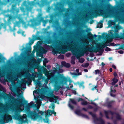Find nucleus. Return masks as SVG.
Returning <instances> with one entry per match:
<instances>
[{"instance_id":"26","label":"nucleus","mask_w":124,"mask_h":124,"mask_svg":"<svg viewBox=\"0 0 124 124\" xmlns=\"http://www.w3.org/2000/svg\"><path fill=\"white\" fill-rule=\"evenodd\" d=\"M53 52L54 53V54H55L56 53H58L59 50H58L54 49L53 50Z\"/></svg>"},{"instance_id":"28","label":"nucleus","mask_w":124,"mask_h":124,"mask_svg":"<svg viewBox=\"0 0 124 124\" xmlns=\"http://www.w3.org/2000/svg\"><path fill=\"white\" fill-rule=\"evenodd\" d=\"M90 34L91 35V36H89V38L91 40H92L93 39V35L91 34V32L90 33Z\"/></svg>"},{"instance_id":"43","label":"nucleus","mask_w":124,"mask_h":124,"mask_svg":"<svg viewBox=\"0 0 124 124\" xmlns=\"http://www.w3.org/2000/svg\"><path fill=\"white\" fill-rule=\"evenodd\" d=\"M97 86H95L92 89V90H94L95 89H96L97 88Z\"/></svg>"},{"instance_id":"56","label":"nucleus","mask_w":124,"mask_h":124,"mask_svg":"<svg viewBox=\"0 0 124 124\" xmlns=\"http://www.w3.org/2000/svg\"><path fill=\"white\" fill-rule=\"evenodd\" d=\"M114 75L115 76H117V74L116 72H115L114 73Z\"/></svg>"},{"instance_id":"60","label":"nucleus","mask_w":124,"mask_h":124,"mask_svg":"<svg viewBox=\"0 0 124 124\" xmlns=\"http://www.w3.org/2000/svg\"><path fill=\"white\" fill-rule=\"evenodd\" d=\"M109 70L110 72H112V68H110L109 69Z\"/></svg>"},{"instance_id":"1","label":"nucleus","mask_w":124,"mask_h":124,"mask_svg":"<svg viewBox=\"0 0 124 124\" xmlns=\"http://www.w3.org/2000/svg\"><path fill=\"white\" fill-rule=\"evenodd\" d=\"M3 97L5 99H8L10 101H13V108L14 111V114L13 116L14 119L18 121L22 124L27 121V116L23 114V116L21 115L20 113L24 109V106L22 103V100L18 99H16L10 94L8 95L6 93L3 95Z\"/></svg>"},{"instance_id":"6","label":"nucleus","mask_w":124,"mask_h":124,"mask_svg":"<svg viewBox=\"0 0 124 124\" xmlns=\"http://www.w3.org/2000/svg\"><path fill=\"white\" fill-rule=\"evenodd\" d=\"M37 73L36 72L31 74L30 73L28 70L26 71L25 73V78L29 81H31L32 80L35 81V78L37 77Z\"/></svg>"},{"instance_id":"44","label":"nucleus","mask_w":124,"mask_h":124,"mask_svg":"<svg viewBox=\"0 0 124 124\" xmlns=\"http://www.w3.org/2000/svg\"><path fill=\"white\" fill-rule=\"evenodd\" d=\"M4 24L3 23H0V30L1 28L4 25Z\"/></svg>"},{"instance_id":"45","label":"nucleus","mask_w":124,"mask_h":124,"mask_svg":"<svg viewBox=\"0 0 124 124\" xmlns=\"http://www.w3.org/2000/svg\"><path fill=\"white\" fill-rule=\"evenodd\" d=\"M4 107V105L2 103L0 102V107H2L3 108Z\"/></svg>"},{"instance_id":"40","label":"nucleus","mask_w":124,"mask_h":124,"mask_svg":"<svg viewBox=\"0 0 124 124\" xmlns=\"http://www.w3.org/2000/svg\"><path fill=\"white\" fill-rule=\"evenodd\" d=\"M41 103V101L40 100H39L38 101L36 104H40V105Z\"/></svg>"},{"instance_id":"20","label":"nucleus","mask_w":124,"mask_h":124,"mask_svg":"<svg viewBox=\"0 0 124 124\" xmlns=\"http://www.w3.org/2000/svg\"><path fill=\"white\" fill-rule=\"evenodd\" d=\"M16 91L18 95H20V94L22 92L23 93V92L20 90V89H19V88H17L16 89Z\"/></svg>"},{"instance_id":"47","label":"nucleus","mask_w":124,"mask_h":124,"mask_svg":"<svg viewBox=\"0 0 124 124\" xmlns=\"http://www.w3.org/2000/svg\"><path fill=\"white\" fill-rule=\"evenodd\" d=\"M111 92L113 93H115L116 92V90L115 89L113 90H112L111 87Z\"/></svg>"},{"instance_id":"19","label":"nucleus","mask_w":124,"mask_h":124,"mask_svg":"<svg viewBox=\"0 0 124 124\" xmlns=\"http://www.w3.org/2000/svg\"><path fill=\"white\" fill-rule=\"evenodd\" d=\"M71 75H73L74 76V77H77L79 75H81V72L78 73L77 74L76 73H71Z\"/></svg>"},{"instance_id":"11","label":"nucleus","mask_w":124,"mask_h":124,"mask_svg":"<svg viewBox=\"0 0 124 124\" xmlns=\"http://www.w3.org/2000/svg\"><path fill=\"white\" fill-rule=\"evenodd\" d=\"M70 101L69 102L68 106L71 109H73V108L74 107L71 105L70 103H72L73 104L76 105V102L75 100L73 99H70Z\"/></svg>"},{"instance_id":"12","label":"nucleus","mask_w":124,"mask_h":124,"mask_svg":"<svg viewBox=\"0 0 124 124\" xmlns=\"http://www.w3.org/2000/svg\"><path fill=\"white\" fill-rule=\"evenodd\" d=\"M75 113L76 114L78 115H81L83 117H84L87 118H89L86 115L82 114L81 112L79 110H76L75 111Z\"/></svg>"},{"instance_id":"17","label":"nucleus","mask_w":124,"mask_h":124,"mask_svg":"<svg viewBox=\"0 0 124 124\" xmlns=\"http://www.w3.org/2000/svg\"><path fill=\"white\" fill-rule=\"evenodd\" d=\"M114 102L115 101H111L108 102L107 103L108 107H110Z\"/></svg>"},{"instance_id":"34","label":"nucleus","mask_w":124,"mask_h":124,"mask_svg":"<svg viewBox=\"0 0 124 124\" xmlns=\"http://www.w3.org/2000/svg\"><path fill=\"white\" fill-rule=\"evenodd\" d=\"M17 33L18 34H21L23 33V31L21 29H19V31L17 32Z\"/></svg>"},{"instance_id":"59","label":"nucleus","mask_w":124,"mask_h":124,"mask_svg":"<svg viewBox=\"0 0 124 124\" xmlns=\"http://www.w3.org/2000/svg\"><path fill=\"white\" fill-rule=\"evenodd\" d=\"M105 65V64H104V63H103V62H102V63H101V65L102 66H104Z\"/></svg>"},{"instance_id":"27","label":"nucleus","mask_w":124,"mask_h":124,"mask_svg":"<svg viewBox=\"0 0 124 124\" xmlns=\"http://www.w3.org/2000/svg\"><path fill=\"white\" fill-rule=\"evenodd\" d=\"M75 58L73 59V57H72L71 58V63L73 64H75Z\"/></svg>"},{"instance_id":"48","label":"nucleus","mask_w":124,"mask_h":124,"mask_svg":"<svg viewBox=\"0 0 124 124\" xmlns=\"http://www.w3.org/2000/svg\"><path fill=\"white\" fill-rule=\"evenodd\" d=\"M40 106V104H38L37 105V107L38 109L39 108Z\"/></svg>"},{"instance_id":"41","label":"nucleus","mask_w":124,"mask_h":124,"mask_svg":"<svg viewBox=\"0 0 124 124\" xmlns=\"http://www.w3.org/2000/svg\"><path fill=\"white\" fill-rule=\"evenodd\" d=\"M60 88V87L59 86L58 87H57L56 88H55V90L56 91H58V90H59Z\"/></svg>"},{"instance_id":"7","label":"nucleus","mask_w":124,"mask_h":124,"mask_svg":"<svg viewBox=\"0 0 124 124\" xmlns=\"http://www.w3.org/2000/svg\"><path fill=\"white\" fill-rule=\"evenodd\" d=\"M105 113L106 117L108 119L109 118V116H110L112 119H113L115 117H116L117 120H120L121 119V116L118 114L113 112L110 111H105Z\"/></svg>"},{"instance_id":"46","label":"nucleus","mask_w":124,"mask_h":124,"mask_svg":"<svg viewBox=\"0 0 124 124\" xmlns=\"http://www.w3.org/2000/svg\"><path fill=\"white\" fill-rule=\"evenodd\" d=\"M118 53L120 54H122L123 53V51L122 50L119 51H118Z\"/></svg>"},{"instance_id":"58","label":"nucleus","mask_w":124,"mask_h":124,"mask_svg":"<svg viewBox=\"0 0 124 124\" xmlns=\"http://www.w3.org/2000/svg\"><path fill=\"white\" fill-rule=\"evenodd\" d=\"M76 72L77 73H78L79 72V70L78 69H77L76 70Z\"/></svg>"},{"instance_id":"4","label":"nucleus","mask_w":124,"mask_h":124,"mask_svg":"<svg viewBox=\"0 0 124 124\" xmlns=\"http://www.w3.org/2000/svg\"><path fill=\"white\" fill-rule=\"evenodd\" d=\"M44 112L39 111L38 109H36L33 111L29 112L28 115L32 119L35 120L37 119H39L42 118V116L44 115Z\"/></svg>"},{"instance_id":"5","label":"nucleus","mask_w":124,"mask_h":124,"mask_svg":"<svg viewBox=\"0 0 124 124\" xmlns=\"http://www.w3.org/2000/svg\"><path fill=\"white\" fill-rule=\"evenodd\" d=\"M107 43H105L102 46L99 45L97 47L96 49H93L92 47H90L87 49V51H89L90 52H100L102 53L103 51V48L106 46H108Z\"/></svg>"},{"instance_id":"53","label":"nucleus","mask_w":124,"mask_h":124,"mask_svg":"<svg viewBox=\"0 0 124 124\" xmlns=\"http://www.w3.org/2000/svg\"><path fill=\"white\" fill-rule=\"evenodd\" d=\"M112 67L114 68V69H116V67L114 65H112Z\"/></svg>"},{"instance_id":"61","label":"nucleus","mask_w":124,"mask_h":124,"mask_svg":"<svg viewBox=\"0 0 124 124\" xmlns=\"http://www.w3.org/2000/svg\"><path fill=\"white\" fill-rule=\"evenodd\" d=\"M73 93L75 94H76V91H74L73 92Z\"/></svg>"},{"instance_id":"55","label":"nucleus","mask_w":124,"mask_h":124,"mask_svg":"<svg viewBox=\"0 0 124 124\" xmlns=\"http://www.w3.org/2000/svg\"><path fill=\"white\" fill-rule=\"evenodd\" d=\"M34 93H37V91L36 90H35L33 92V93L34 94Z\"/></svg>"},{"instance_id":"18","label":"nucleus","mask_w":124,"mask_h":124,"mask_svg":"<svg viewBox=\"0 0 124 124\" xmlns=\"http://www.w3.org/2000/svg\"><path fill=\"white\" fill-rule=\"evenodd\" d=\"M118 81V80L116 78H114L113 80V82L111 83L112 85H115Z\"/></svg>"},{"instance_id":"50","label":"nucleus","mask_w":124,"mask_h":124,"mask_svg":"<svg viewBox=\"0 0 124 124\" xmlns=\"http://www.w3.org/2000/svg\"><path fill=\"white\" fill-rule=\"evenodd\" d=\"M80 101H83V100L81 98H79L78 100V101L79 102Z\"/></svg>"},{"instance_id":"63","label":"nucleus","mask_w":124,"mask_h":124,"mask_svg":"<svg viewBox=\"0 0 124 124\" xmlns=\"http://www.w3.org/2000/svg\"><path fill=\"white\" fill-rule=\"evenodd\" d=\"M109 33L111 34H113V32L112 31H111L109 32Z\"/></svg>"},{"instance_id":"33","label":"nucleus","mask_w":124,"mask_h":124,"mask_svg":"<svg viewBox=\"0 0 124 124\" xmlns=\"http://www.w3.org/2000/svg\"><path fill=\"white\" fill-rule=\"evenodd\" d=\"M59 57L62 59H64V56L63 55L60 54L59 55Z\"/></svg>"},{"instance_id":"62","label":"nucleus","mask_w":124,"mask_h":124,"mask_svg":"<svg viewBox=\"0 0 124 124\" xmlns=\"http://www.w3.org/2000/svg\"><path fill=\"white\" fill-rule=\"evenodd\" d=\"M110 45L112 46L114 45V43H110Z\"/></svg>"},{"instance_id":"10","label":"nucleus","mask_w":124,"mask_h":124,"mask_svg":"<svg viewBox=\"0 0 124 124\" xmlns=\"http://www.w3.org/2000/svg\"><path fill=\"white\" fill-rule=\"evenodd\" d=\"M53 92L52 93V94H50V96L51 97L49 98V101L51 102H54L56 103L57 102V97L56 96L53 94Z\"/></svg>"},{"instance_id":"2","label":"nucleus","mask_w":124,"mask_h":124,"mask_svg":"<svg viewBox=\"0 0 124 124\" xmlns=\"http://www.w3.org/2000/svg\"><path fill=\"white\" fill-rule=\"evenodd\" d=\"M65 45L66 46H69L73 54L76 56L77 59L79 60V62L81 63H82L84 62L85 59L84 58H80L82 56H83L84 54L87 52L89 51H87V48H89V47H88L87 46H85V49L84 50H82L80 53H77V50L71 47V45L68 42H66Z\"/></svg>"},{"instance_id":"31","label":"nucleus","mask_w":124,"mask_h":124,"mask_svg":"<svg viewBox=\"0 0 124 124\" xmlns=\"http://www.w3.org/2000/svg\"><path fill=\"white\" fill-rule=\"evenodd\" d=\"M34 40L33 39H31L30 40L29 43L30 45H31L34 42Z\"/></svg>"},{"instance_id":"52","label":"nucleus","mask_w":124,"mask_h":124,"mask_svg":"<svg viewBox=\"0 0 124 124\" xmlns=\"http://www.w3.org/2000/svg\"><path fill=\"white\" fill-rule=\"evenodd\" d=\"M113 31L114 32L115 31V32H118V30L117 29H115V31Z\"/></svg>"},{"instance_id":"39","label":"nucleus","mask_w":124,"mask_h":124,"mask_svg":"<svg viewBox=\"0 0 124 124\" xmlns=\"http://www.w3.org/2000/svg\"><path fill=\"white\" fill-rule=\"evenodd\" d=\"M27 81L25 79H24L23 80V82L22 83H25L26 84V83H27Z\"/></svg>"},{"instance_id":"32","label":"nucleus","mask_w":124,"mask_h":124,"mask_svg":"<svg viewBox=\"0 0 124 124\" xmlns=\"http://www.w3.org/2000/svg\"><path fill=\"white\" fill-rule=\"evenodd\" d=\"M105 50L106 51H109L111 50L109 48L107 47H106V48Z\"/></svg>"},{"instance_id":"22","label":"nucleus","mask_w":124,"mask_h":124,"mask_svg":"<svg viewBox=\"0 0 124 124\" xmlns=\"http://www.w3.org/2000/svg\"><path fill=\"white\" fill-rule=\"evenodd\" d=\"M103 24L100 22H99L97 24V27L99 28H102V27Z\"/></svg>"},{"instance_id":"3","label":"nucleus","mask_w":124,"mask_h":124,"mask_svg":"<svg viewBox=\"0 0 124 124\" xmlns=\"http://www.w3.org/2000/svg\"><path fill=\"white\" fill-rule=\"evenodd\" d=\"M8 110L7 108H3L0 112V124H4L5 121L6 123L11 121L12 117L11 115L8 114Z\"/></svg>"},{"instance_id":"64","label":"nucleus","mask_w":124,"mask_h":124,"mask_svg":"<svg viewBox=\"0 0 124 124\" xmlns=\"http://www.w3.org/2000/svg\"><path fill=\"white\" fill-rule=\"evenodd\" d=\"M121 82L122 84H123L124 83V81L123 80H122L121 81Z\"/></svg>"},{"instance_id":"16","label":"nucleus","mask_w":124,"mask_h":124,"mask_svg":"<svg viewBox=\"0 0 124 124\" xmlns=\"http://www.w3.org/2000/svg\"><path fill=\"white\" fill-rule=\"evenodd\" d=\"M43 72L45 74V75L47 77H48L49 75V74H50L46 69H44Z\"/></svg>"},{"instance_id":"49","label":"nucleus","mask_w":124,"mask_h":124,"mask_svg":"<svg viewBox=\"0 0 124 124\" xmlns=\"http://www.w3.org/2000/svg\"><path fill=\"white\" fill-rule=\"evenodd\" d=\"M110 95L111 96L113 97H115V95L112 94V93H110Z\"/></svg>"},{"instance_id":"29","label":"nucleus","mask_w":124,"mask_h":124,"mask_svg":"<svg viewBox=\"0 0 124 124\" xmlns=\"http://www.w3.org/2000/svg\"><path fill=\"white\" fill-rule=\"evenodd\" d=\"M81 104L83 105H85L87 104V102L86 101H84L82 102Z\"/></svg>"},{"instance_id":"36","label":"nucleus","mask_w":124,"mask_h":124,"mask_svg":"<svg viewBox=\"0 0 124 124\" xmlns=\"http://www.w3.org/2000/svg\"><path fill=\"white\" fill-rule=\"evenodd\" d=\"M112 41V40L111 39H110L109 40H108L107 42H106L105 43H107L108 44V43H109L110 42H111Z\"/></svg>"},{"instance_id":"57","label":"nucleus","mask_w":124,"mask_h":124,"mask_svg":"<svg viewBox=\"0 0 124 124\" xmlns=\"http://www.w3.org/2000/svg\"><path fill=\"white\" fill-rule=\"evenodd\" d=\"M84 70L85 72H87L88 71V70L86 69H84Z\"/></svg>"},{"instance_id":"25","label":"nucleus","mask_w":124,"mask_h":124,"mask_svg":"<svg viewBox=\"0 0 124 124\" xmlns=\"http://www.w3.org/2000/svg\"><path fill=\"white\" fill-rule=\"evenodd\" d=\"M97 11L101 14H103L104 11L102 10L97 9Z\"/></svg>"},{"instance_id":"14","label":"nucleus","mask_w":124,"mask_h":124,"mask_svg":"<svg viewBox=\"0 0 124 124\" xmlns=\"http://www.w3.org/2000/svg\"><path fill=\"white\" fill-rule=\"evenodd\" d=\"M62 65L65 67L68 68L70 67V64L66 63L65 62H62Z\"/></svg>"},{"instance_id":"51","label":"nucleus","mask_w":124,"mask_h":124,"mask_svg":"<svg viewBox=\"0 0 124 124\" xmlns=\"http://www.w3.org/2000/svg\"><path fill=\"white\" fill-rule=\"evenodd\" d=\"M93 108V107L91 106H89L88 107V108L92 109Z\"/></svg>"},{"instance_id":"54","label":"nucleus","mask_w":124,"mask_h":124,"mask_svg":"<svg viewBox=\"0 0 124 124\" xmlns=\"http://www.w3.org/2000/svg\"><path fill=\"white\" fill-rule=\"evenodd\" d=\"M83 109L85 111H87V109L85 108H83Z\"/></svg>"},{"instance_id":"37","label":"nucleus","mask_w":124,"mask_h":124,"mask_svg":"<svg viewBox=\"0 0 124 124\" xmlns=\"http://www.w3.org/2000/svg\"><path fill=\"white\" fill-rule=\"evenodd\" d=\"M112 41V40L111 39H110L109 40H108L107 42H106L105 43H107L108 44V43H109L110 42H111Z\"/></svg>"},{"instance_id":"35","label":"nucleus","mask_w":124,"mask_h":124,"mask_svg":"<svg viewBox=\"0 0 124 124\" xmlns=\"http://www.w3.org/2000/svg\"><path fill=\"white\" fill-rule=\"evenodd\" d=\"M95 74H99L100 72V71L98 70H95Z\"/></svg>"},{"instance_id":"9","label":"nucleus","mask_w":124,"mask_h":124,"mask_svg":"<svg viewBox=\"0 0 124 124\" xmlns=\"http://www.w3.org/2000/svg\"><path fill=\"white\" fill-rule=\"evenodd\" d=\"M56 113L53 110H48L47 111L45 112V119H44V122L45 123H49V120L48 118H46L47 116H49L51 115L52 114H54V115H56Z\"/></svg>"},{"instance_id":"21","label":"nucleus","mask_w":124,"mask_h":124,"mask_svg":"<svg viewBox=\"0 0 124 124\" xmlns=\"http://www.w3.org/2000/svg\"><path fill=\"white\" fill-rule=\"evenodd\" d=\"M33 39L34 40H38L40 39V38L39 37L36 36L34 35H33Z\"/></svg>"},{"instance_id":"30","label":"nucleus","mask_w":124,"mask_h":124,"mask_svg":"<svg viewBox=\"0 0 124 124\" xmlns=\"http://www.w3.org/2000/svg\"><path fill=\"white\" fill-rule=\"evenodd\" d=\"M47 78L45 80V82L46 84H47L48 83V80H49V77L48 76L47 77Z\"/></svg>"},{"instance_id":"8","label":"nucleus","mask_w":124,"mask_h":124,"mask_svg":"<svg viewBox=\"0 0 124 124\" xmlns=\"http://www.w3.org/2000/svg\"><path fill=\"white\" fill-rule=\"evenodd\" d=\"M89 113L92 116L94 122L95 124H105L104 121L101 117L98 118L95 114L93 113L92 112H89Z\"/></svg>"},{"instance_id":"42","label":"nucleus","mask_w":124,"mask_h":124,"mask_svg":"<svg viewBox=\"0 0 124 124\" xmlns=\"http://www.w3.org/2000/svg\"><path fill=\"white\" fill-rule=\"evenodd\" d=\"M63 72V70L62 69H59V70L58 71V72L60 73H61Z\"/></svg>"},{"instance_id":"38","label":"nucleus","mask_w":124,"mask_h":124,"mask_svg":"<svg viewBox=\"0 0 124 124\" xmlns=\"http://www.w3.org/2000/svg\"><path fill=\"white\" fill-rule=\"evenodd\" d=\"M90 46L89 47H91H91H93V49H94V47H93L91 46V45H90ZM87 46V47H88V46H85V45H84V46H83V48H84V49H83V50H84L85 49V46Z\"/></svg>"},{"instance_id":"13","label":"nucleus","mask_w":124,"mask_h":124,"mask_svg":"<svg viewBox=\"0 0 124 124\" xmlns=\"http://www.w3.org/2000/svg\"><path fill=\"white\" fill-rule=\"evenodd\" d=\"M33 102L32 101L30 103H29L27 104L25 107V109L27 110H28L29 111H30V109L31 106L33 104Z\"/></svg>"},{"instance_id":"24","label":"nucleus","mask_w":124,"mask_h":124,"mask_svg":"<svg viewBox=\"0 0 124 124\" xmlns=\"http://www.w3.org/2000/svg\"><path fill=\"white\" fill-rule=\"evenodd\" d=\"M5 75L4 73L0 71V78L1 77H4V76Z\"/></svg>"},{"instance_id":"15","label":"nucleus","mask_w":124,"mask_h":124,"mask_svg":"<svg viewBox=\"0 0 124 124\" xmlns=\"http://www.w3.org/2000/svg\"><path fill=\"white\" fill-rule=\"evenodd\" d=\"M19 88L22 90H23V88H26V84L22 83L21 85L19 86Z\"/></svg>"},{"instance_id":"23","label":"nucleus","mask_w":124,"mask_h":124,"mask_svg":"<svg viewBox=\"0 0 124 124\" xmlns=\"http://www.w3.org/2000/svg\"><path fill=\"white\" fill-rule=\"evenodd\" d=\"M54 103L51 104L50 106L49 107V108H51L52 109H54Z\"/></svg>"}]
</instances>
